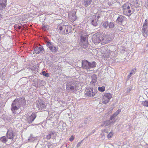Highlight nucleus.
<instances>
[{"label": "nucleus", "mask_w": 148, "mask_h": 148, "mask_svg": "<svg viewBox=\"0 0 148 148\" xmlns=\"http://www.w3.org/2000/svg\"><path fill=\"white\" fill-rule=\"evenodd\" d=\"M92 82L94 83H96L97 78V75L95 74H93L92 76Z\"/></svg>", "instance_id": "5701e85b"}, {"label": "nucleus", "mask_w": 148, "mask_h": 148, "mask_svg": "<svg viewBox=\"0 0 148 148\" xmlns=\"http://www.w3.org/2000/svg\"><path fill=\"white\" fill-rule=\"evenodd\" d=\"M19 109V108L17 107L14 105L12 103L11 110L12 113L14 114H16V111Z\"/></svg>", "instance_id": "dca6fc26"}, {"label": "nucleus", "mask_w": 148, "mask_h": 148, "mask_svg": "<svg viewBox=\"0 0 148 148\" xmlns=\"http://www.w3.org/2000/svg\"><path fill=\"white\" fill-rule=\"evenodd\" d=\"M6 136L10 139H13L14 137V134L11 130H8L6 134Z\"/></svg>", "instance_id": "4468645a"}, {"label": "nucleus", "mask_w": 148, "mask_h": 148, "mask_svg": "<svg viewBox=\"0 0 148 148\" xmlns=\"http://www.w3.org/2000/svg\"><path fill=\"white\" fill-rule=\"evenodd\" d=\"M74 138L73 137V136H71L69 138V140L70 141H73L74 140Z\"/></svg>", "instance_id": "a18cd8bd"}, {"label": "nucleus", "mask_w": 148, "mask_h": 148, "mask_svg": "<svg viewBox=\"0 0 148 148\" xmlns=\"http://www.w3.org/2000/svg\"><path fill=\"white\" fill-rule=\"evenodd\" d=\"M47 146L48 148H50L52 146V145L51 143H47Z\"/></svg>", "instance_id": "58836bf2"}, {"label": "nucleus", "mask_w": 148, "mask_h": 148, "mask_svg": "<svg viewBox=\"0 0 148 148\" xmlns=\"http://www.w3.org/2000/svg\"><path fill=\"white\" fill-rule=\"evenodd\" d=\"M82 141H81L80 142H79L77 145V148L79 147L80 146V145L82 143Z\"/></svg>", "instance_id": "c03bdc74"}, {"label": "nucleus", "mask_w": 148, "mask_h": 148, "mask_svg": "<svg viewBox=\"0 0 148 148\" xmlns=\"http://www.w3.org/2000/svg\"><path fill=\"white\" fill-rule=\"evenodd\" d=\"M99 17H100V16H97V18H99Z\"/></svg>", "instance_id": "864d4df0"}, {"label": "nucleus", "mask_w": 148, "mask_h": 148, "mask_svg": "<svg viewBox=\"0 0 148 148\" xmlns=\"http://www.w3.org/2000/svg\"><path fill=\"white\" fill-rule=\"evenodd\" d=\"M113 136V133L112 132H110L107 136V138H111Z\"/></svg>", "instance_id": "e433bc0d"}, {"label": "nucleus", "mask_w": 148, "mask_h": 148, "mask_svg": "<svg viewBox=\"0 0 148 148\" xmlns=\"http://www.w3.org/2000/svg\"><path fill=\"white\" fill-rule=\"evenodd\" d=\"M136 70V68H134L131 71V72L133 74H134L135 73Z\"/></svg>", "instance_id": "79ce46f5"}, {"label": "nucleus", "mask_w": 148, "mask_h": 148, "mask_svg": "<svg viewBox=\"0 0 148 148\" xmlns=\"http://www.w3.org/2000/svg\"><path fill=\"white\" fill-rule=\"evenodd\" d=\"M36 114L34 113L32 114L30 116H28L27 117V122L29 123H31L36 118Z\"/></svg>", "instance_id": "1a4fd4ad"}, {"label": "nucleus", "mask_w": 148, "mask_h": 148, "mask_svg": "<svg viewBox=\"0 0 148 148\" xmlns=\"http://www.w3.org/2000/svg\"><path fill=\"white\" fill-rule=\"evenodd\" d=\"M53 134L52 133H50L47 136V139H49L51 138V136Z\"/></svg>", "instance_id": "4c0bfd02"}, {"label": "nucleus", "mask_w": 148, "mask_h": 148, "mask_svg": "<svg viewBox=\"0 0 148 148\" xmlns=\"http://www.w3.org/2000/svg\"><path fill=\"white\" fill-rule=\"evenodd\" d=\"M110 53H107L106 54H105V57H106V58H108L110 57Z\"/></svg>", "instance_id": "a19ab883"}, {"label": "nucleus", "mask_w": 148, "mask_h": 148, "mask_svg": "<svg viewBox=\"0 0 148 148\" xmlns=\"http://www.w3.org/2000/svg\"><path fill=\"white\" fill-rule=\"evenodd\" d=\"M42 75L45 77H49V73H46L45 71L42 72Z\"/></svg>", "instance_id": "f704fd0d"}, {"label": "nucleus", "mask_w": 148, "mask_h": 148, "mask_svg": "<svg viewBox=\"0 0 148 148\" xmlns=\"http://www.w3.org/2000/svg\"><path fill=\"white\" fill-rule=\"evenodd\" d=\"M121 110H117L115 113L117 115L119 113L121 112Z\"/></svg>", "instance_id": "37998d69"}, {"label": "nucleus", "mask_w": 148, "mask_h": 148, "mask_svg": "<svg viewBox=\"0 0 148 148\" xmlns=\"http://www.w3.org/2000/svg\"><path fill=\"white\" fill-rule=\"evenodd\" d=\"M66 27H67V29H66V34H67L69 33L70 32H71V31H70V29L69 30L68 27V26H67Z\"/></svg>", "instance_id": "ea45409f"}, {"label": "nucleus", "mask_w": 148, "mask_h": 148, "mask_svg": "<svg viewBox=\"0 0 148 148\" xmlns=\"http://www.w3.org/2000/svg\"><path fill=\"white\" fill-rule=\"evenodd\" d=\"M132 74H133L132 73H131V72H130V75H131V76H132Z\"/></svg>", "instance_id": "09e8293b"}, {"label": "nucleus", "mask_w": 148, "mask_h": 148, "mask_svg": "<svg viewBox=\"0 0 148 148\" xmlns=\"http://www.w3.org/2000/svg\"><path fill=\"white\" fill-rule=\"evenodd\" d=\"M0 17H3V16H2V15H1V14H0Z\"/></svg>", "instance_id": "3c124183"}, {"label": "nucleus", "mask_w": 148, "mask_h": 148, "mask_svg": "<svg viewBox=\"0 0 148 148\" xmlns=\"http://www.w3.org/2000/svg\"><path fill=\"white\" fill-rule=\"evenodd\" d=\"M7 5V0H0V10L4 9Z\"/></svg>", "instance_id": "ddd939ff"}, {"label": "nucleus", "mask_w": 148, "mask_h": 148, "mask_svg": "<svg viewBox=\"0 0 148 148\" xmlns=\"http://www.w3.org/2000/svg\"><path fill=\"white\" fill-rule=\"evenodd\" d=\"M35 137H33L32 134H31L30 136L28 139V140L30 142H33L35 140Z\"/></svg>", "instance_id": "bb28decb"}, {"label": "nucleus", "mask_w": 148, "mask_h": 148, "mask_svg": "<svg viewBox=\"0 0 148 148\" xmlns=\"http://www.w3.org/2000/svg\"><path fill=\"white\" fill-rule=\"evenodd\" d=\"M143 35L145 37L148 36V20H145L144 24H143L141 30Z\"/></svg>", "instance_id": "20e7f679"}, {"label": "nucleus", "mask_w": 148, "mask_h": 148, "mask_svg": "<svg viewBox=\"0 0 148 148\" xmlns=\"http://www.w3.org/2000/svg\"><path fill=\"white\" fill-rule=\"evenodd\" d=\"M131 75H130V74L127 76V77L128 79L130 78L131 77Z\"/></svg>", "instance_id": "de8ad7c7"}, {"label": "nucleus", "mask_w": 148, "mask_h": 148, "mask_svg": "<svg viewBox=\"0 0 148 148\" xmlns=\"http://www.w3.org/2000/svg\"><path fill=\"white\" fill-rule=\"evenodd\" d=\"M132 7L130 8L127 9L125 10H123V12L124 14L127 16H130L132 14V11L131 9H132Z\"/></svg>", "instance_id": "2eb2a0df"}, {"label": "nucleus", "mask_w": 148, "mask_h": 148, "mask_svg": "<svg viewBox=\"0 0 148 148\" xmlns=\"http://www.w3.org/2000/svg\"><path fill=\"white\" fill-rule=\"evenodd\" d=\"M125 19V17L124 16L122 15H119L117 18L116 21V23L121 25Z\"/></svg>", "instance_id": "9d476101"}, {"label": "nucleus", "mask_w": 148, "mask_h": 148, "mask_svg": "<svg viewBox=\"0 0 148 148\" xmlns=\"http://www.w3.org/2000/svg\"><path fill=\"white\" fill-rule=\"evenodd\" d=\"M69 15H70V17H71V19L72 21H74L76 19V12H73L70 14H69Z\"/></svg>", "instance_id": "a211bd4d"}, {"label": "nucleus", "mask_w": 148, "mask_h": 148, "mask_svg": "<svg viewBox=\"0 0 148 148\" xmlns=\"http://www.w3.org/2000/svg\"><path fill=\"white\" fill-rule=\"evenodd\" d=\"M49 26L47 25H43L42 27V30L44 31L47 30L49 29Z\"/></svg>", "instance_id": "cd10ccee"}, {"label": "nucleus", "mask_w": 148, "mask_h": 148, "mask_svg": "<svg viewBox=\"0 0 148 148\" xmlns=\"http://www.w3.org/2000/svg\"><path fill=\"white\" fill-rule=\"evenodd\" d=\"M115 122V121L113 120H110L107 121L103 122L101 126L102 127L103 126H108L113 124Z\"/></svg>", "instance_id": "9b49d317"}, {"label": "nucleus", "mask_w": 148, "mask_h": 148, "mask_svg": "<svg viewBox=\"0 0 148 148\" xmlns=\"http://www.w3.org/2000/svg\"><path fill=\"white\" fill-rule=\"evenodd\" d=\"M81 40L82 42H87L86 40V37L82 36H81Z\"/></svg>", "instance_id": "c9c22d12"}, {"label": "nucleus", "mask_w": 148, "mask_h": 148, "mask_svg": "<svg viewBox=\"0 0 148 148\" xmlns=\"http://www.w3.org/2000/svg\"><path fill=\"white\" fill-rule=\"evenodd\" d=\"M23 29H25V27H24V26H23Z\"/></svg>", "instance_id": "8fccbe9b"}, {"label": "nucleus", "mask_w": 148, "mask_h": 148, "mask_svg": "<svg viewBox=\"0 0 148 148\" xmlns=\"http://www.w3.org/2000/svg\"><path fill=\"white\" fill-rule=\"evenodd\" d=\"M147 48H148V45H147Z\"/></svg>", "instance_id": "603ef678"}, {"label": "nucleus", "mask_w": 148, "mask_h": 148, "mask_svg": "<svg viewBox=\"0 0 148 148\" xmlns=\"http://www.w3.org/2000/svg\"><path fill=\"white\" fill-rule=\"evenodd\" d=\"M117 115L114 113L110 118L111 120L115 121V119Z\"/></svg>", "instance_id": "7c9ffc66"}, {"label": "nucleus", "mask_w": 148, "mask_h": 148, "mask_svg": "<svg viewBox=\"0 0 148 148\" xmlns=\"http://www.w3.org/2000/svg\"><path fill=\"white\" fill-rule=\"evenodd\" d=\"M76 85L74 82H69L67 83L66 85V89L68 92L73 91L76 88Z\"/></svg>", "instance_id": "0eeeda50"}, {"label": "nucleus", "mask_w": 148, "mask_h": 148, "mask_svg": "<svg viewBox=\"0 0 148 148\" xmlns=\"http://www.w3.org/2000/svg\"><path fill=\"white\" fill-rule=\"evenodd\" d=\"M19 108L21 107L24 108L25 105V100L24 97L14 99L12 103Z\"/></svg>", "instance_id": "7ed1b4c3"}, {"label": "nucleus", "mask_w": 148, "mask_h": 148, "mask_svg": "<svg viewBox=\"0 0 148 148\" xmlns=\"http://www.w3.org/2000/svg\"><path fill=\"white\" fill-rule=\"evenodd\" d=\"M46 43L47 46L51 52L53 53H56L58 51L57 47L55 46L52 42L47 41Z\"/></svg>", "instance_id": "39448f33"}, {"label": "nucleus", "mask_w": 148, "mask_h": 148, "mask_svg": "<svg viewBox=\"0 0 148 148\" xmlns=\"http://www.w3.org/2000/svg\"><path fill=\"white\" fill-rule=\"evenodd\" d=\"M98 90L100 92H103L105 90V87L103 86L102 87H99L98 88Z\"/></svg>", "instance_id": "2f4dec72"}, {"label": "nucleus", "mask_w": 148, "mask_h": 148, "mask_svg": "<svg viewBox=\"0 0 148 148\" xmlns=\"http://www.w3.org/2000/svg\"><path fill=\"white\" fill-rule=\"evenodd\" d=\"M112 95L110 93H106L103 95L104 98H107L108 100H110L112 98Z\"/></svg>", "instance_id": "6ab92c4d"}, {"label": "nucleus", "mask_w": 148, "mask_h": 148, "mask_svg": "<svg viewBox=\"0 0 148 148\" xmlns=\"http://www.w3.org/2000/svg\"><path fill=\"white\" fill-rule=\"evenodd\" d=\"M59 29L61 31L63 29V27L62 26H60L59 27Z\"/></svg>", "instance_id": "49530a36"}, {"label": "nucleus", "mask_w": 148, "mask_h": 148, "mask_svg": "<svg viewBox=\"0 0 148 148\" xmlns=\"http://www.w3.org/2000/svg\"><path fill=\"white\" fill-rule=\"evenodd\" d=\"M36 106L39 109H44L46 107L45 103L44 102L38 101L36 103Z\"/></svg>", "instance_id": "f8f14e48"}, {"label": "nucleus", "mask_w": 148, "mask_h": 148, "mask_svg": "<svg viewBox=\"0 0 148 148\" xmlns=\"http://www.w3.org/2000/svg\"><path fill=\"white\" fill-rule=\"evenodd\" d=\"M91 23L94 26H96L97 25V21H96V19H92L91 22Z\"/></svg>", "instance_id": "c756f323"}, {"label": "nucleus", "mask_w": 148, "mask_h": 148, "mask_svg": "<svg viewBox=\"0 0 148 148\" xmlns=\"http://www.w3.org/2000/svg\"><path fill=\"white\" fill-rule=\"evenodd\" d=\"M83 45L82 47L84 48H86L88 46V43L87 42H82Z\"/></svg>", "instance_id": "473e14b6"}, {"label": "nucleus", "mask_w": 148, "mask_h": 148, "mask_svg": "<svg viewBox=\"0 0 148 148\" xmlns=\"http://www.w3.org/2000/svg\"><path fill=\"white\" fill-rule=\"evenodd\" d=\"M92 0H84V5L86 7H88L92 2Z\"/></svg>", "instance_id": "aec40b11"}, {"label": "nucleus", "mask_w": 148, "mask_h": 148, "mask_svg": "<svg viewBox=\"0 0 148 148\" xmlns=\"http://www.w3.org/2000/svg\"><path fill=\"white\" fill-rule=\"evenodd\" d=\"M44 49L41 45L36 46L34 48V51L36 54L42 53L44 51Z\"/></svg>", "instance_id": "6e6552de"}, {"label": "nucleus", "mask_w": 148, "mask_h": 148, "mask_svg": "<svg viewBox=\"0 0 148 148\" xmlns=\"http://www.w3.org/2000/svg\"><path fill=\"white\" fill-rule=\"evenodd\" d=\"M131 7L129 3H127L124 4L122 6L123 10H125L127 9L130 8Z\"/></svg>", "instance_id": "4be33fe9"}, {"label": "nucleus", "mask_w": 148, "mask_h": 148, "mask_svg": "<svg viewBox=\"0 0 148 148\" xmlns=\"http://www.w3.org/2000/svg\"><path fill=\"white\" fill-rule=\"evenodd\" d=\"M0 141L3 143H5L8 140L5 136H3L0 138Z\"/></svg>", "instance_id": "b1692460"}, {"label": "nucleus", "mask_w": 148, "mask_h": 148, "mask_svg": "<svg viewBox=\"0 0 148 148\" xmlns=\"http://www.w3.org/2000/svg\"><path fill=\"white\" fill-rule=\"evenodd\" d=\"M142 103L144 106L147 107H148V101L147 100L143 101Z\"/></svg>", "instance_id": "c85d7f7f"}, {"label": "nucleus", "mask_w": 148, "mask_h": 148, "mask_svg": "<svg viewBox=\"0 0 148 148\" xmlns=\"http://www.w3.org/2000/svg\"><path fill=\"white\" fill-rule=\"evenodd\" d=\"M115 25L114 23L113 22H108V29H112L114 27Z\"/></svg>", "instance_id": "412c9836"}, {"label": "nucleus", "mask_w": 148, "mask_h": 148, "mask_svg": "<svg viewBox=\"0 0 148 148\" xmlns=\"http://www.w3.org/2000/svg\"><path fill=\"white\" fill-rule=\"evenodd\" d=\"M108 21H106L103 22L102 23V26L103 27L105 28L106 29H108Z\"/></svg>", "instance_id": "393cba45"}, {"label": "nucleus", "mask_w": 148, "mask_h": 148, "mask_svg": "<svg viewBox=\"0 0 148 148\" xmlns=\"http://www.w3.org/2000/svg\"><path fill=\"white\" fill-rule=\"evenodd\" d=\"M110 100H108L107 98H104L103 96L102 101L103 103L106 104L108 103L109 101Z\"/></svg>", "instance_id": "a878e982"}, {"label": "nucleus", "mask_w": 148, "mask_h": 148, "mask_svg": "<svg viewBox=\"0 0 148 148\" xmlns=\"http://www.w3.org/2000/svg\"><path fill=\"white\" fill-rule=\"evenodd\" d=\"M15 27L16 29H21L22 28V25L21 24H20V25L18 24L15 25Z\"/></svg>", "instance_id": "72a5a7b5"}, {"label": "nucleus", "mask_w": 148, "mask_h": 148, "mask_svg": "<svg viewBox=\"0 0 148 148\" xmlns=\"http://www.w3.org/2000/svg\"><path fill=\"white\" fill-rule=\"evenodd\" d=\"M92 39L93 43L96 45L101 42V44L103 45L108 43L110 38L108 35L101 34L100 33L97 32L93 35Z\"/></svg>", "instance_id": "f257e3e1"}, {"label": "nucleus", "mask_w": 148, "mask_h": 148, "mask_svg": "<svg viewBox=\"0 0 148 148\" xmlns=\"http://www.w3.org/2000/svg\"><path fill=\"white\" fill-rule=\"evenodd\" d=\"M11 12L13 14H16L20 12V10L18 9L16 7H14L12 8V9L11 10Z\"/></svg>", "instance_id": "f3484780"}, {"label": "nucleus", "mask_w": 148, "mask_h": 148, "mask_svg": "<svg viewBox=\"0 0 148 148\" xmlns=\"http://www.w3.org/2000/svg\"><path fill=\"white\" fill-rule=\"evenodd\" d=\"M86 92L85 94L86 95L90 97H93L96 96V94L97 92V90L95 89L90 88L86 89Z\"/></svg>", "instance_id": "423d86ee"}, {"label": "nucleus", "mask_w": 148, "mask_h": 148, "mask_svg": "<svg viewBox=\"0 0 148 148\" xmlns=\"http://www.w3.org/2000/svg\"><path fill=\"white\" fill-rule=\"evenodd\" d=\"M82 67L88 71H90L91 69L96 67V65L95 62L93 61L91 63L85 60L82 61Z\"/></svg>", "instance_id": "f03ea898"}]
</instances>
